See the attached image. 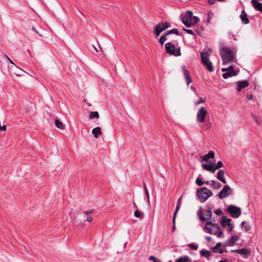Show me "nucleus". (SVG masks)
<instances>
[{
	"label": "nucleus",
	"mask_w": 262,
	"mask_h": 262,
	"mask_svg": "<svg viewBox=\"0 0 262 262\" xmlns=\"http://www.w3.org/2000/svg\"><path fill=\"white\" fill-rule=\"evenodd\" d=\"M234 71V68L232 66H230L229 67H228L227 68H224L222 69V71L223 72H225L226 71Z\"/></svg>",
	"instance_id": "obj_37"
},
{
	"label": "nucleus",
	"mask_w": 262,
	"mask_h": 262,
	"mask_svg": "<svg viewBox=\"0 0 262 262\" xmlns=\"http://www.w3.org/2000/svg\"><path fill=\"white\" fill-rule=\"evenodd\" d=\"M237 74V73L235 71H226L224 74H223V77L225 79H227L232 76H235Z\"/></svg>",
	"instance_id": "obj_23"
},
{
	"label": "nucleus",
	"mask_w": 262,
	"mask_h": 262,
	"mask_svg": "<svg viewBox=\"0 0 262 262\" xmlns=\"http://www.w3.org/2000/svg\"><path fill=\"white\" fill-rule=\"evenodd\" d=\"M232 251L233 252H236L237 253H239V254L243 255L244 256L249 255L251 252L250 250L247 248L236 249L235 250H232Z\"/></svg>",
	"instance_id": "obj_18"
},
{
	"label": "nucleus",
	"mask_w": 262,
	"mask_h": 262,
	"mask_svg": "<svg viewBox=\"0 0 262 262\" xmlns=\"http://www.w3.org/2000/svg\"><path fill=\"white\" fill-rule=\"evenodd\" d=\"M169 27L167 22H163L158 24L154 30L155 35L156 37L159 36L161 32L165 30Z\"/></svg>",
	"instance_id": "obj_11"
},
{
	"label": "nucleus",
	"mask_w": 262,
	"mask_h": 262,
	"mask_svg": "<svg viewBox=\"0 0 262 262\" xmlns=\"http://www.w3.org/2000/svg\"><path fill=\"white\" fill-rule=\"evenodd\" d=\"M189 247L190 248L193 250H196L198 249V246L194 244H189Z\"/></svg>",
	"instance_id": "obj_41"
},
{
	"label": "nucleus",
	"mask_w": 262,
	"mask_h": 262,
	"mask_svg": "<svg viewBox=\"0 0 262 262\" xmlns=\"http://www.w3.org/2000/svg\"><path fill=\"white\" fill-rule=\"evenodd\" d=\"M32 30L35 31L37 34H39L40 36H42V35L41 34H39L38 31L35 29L34 27H32Z\"/></svg>",
	"instance_id": "obj_49"
},
{
	"label": "nucleus",
	"mask_w": 262,
	"mask_h": 262,
	"mask_svg": "<svg viewBox=\"0 0 262 262\" xmlns=\"http://www.w3.org/2000/svg\"><path fill=\"white\" fill-rule=\"evenodd\" d=\"M168 262H171V260H170V261H168Z\"/></svg>",
	"instance_id": "obj_61"
},
{
	"label": "nucleus",
	"mask_w": 262,
	"mask_h": 262,
	"mask_svg": "<svg viewBox=\"0 0 262 262\" xmlns=\"http://www.w3.org/2000/svg\"><path fill=\"white\" fill-rule=\"evenodd\" d=\"M247 98H248V99L249 100H251V99H253V95H252V94L248 95H247Z\"/></svg>",
	"instance_id": "obj_50"
},
{
	"label": "nucleus",
	"mask_w": 262,
	"mask_h": 262,
	"mask_svg": "<svg viewBox=\"0 0 262 262\" xmlns=\"http://www.w3.org/2000/svg\"><path fill=\"white\" fill-rule=\"evenodd\" d=\"M220 54L223 64L231 63L234 59V52L229 48L223 47L220 50Z\"/></svg>",
	"instance_id": "obj_1"
},
{
	"label": "nucleus",
	"mask_w": 262,
	"mask_h": 262,
	"mask_svg": "<svg viewBox=\"0 0 262 262\" xmlns=\"http://www.w3.org/2000/svg\"><path fill=\"white\" fill-rule=\"evenodd\" d=\"M149 259L151 260H152L154 262H160V260H159L157 258H156L154 256H150Z\"/></svg>",
	"instance_id": "obj_40"
},
{
	"label": "nucleus",
	"mask_w": 262,
	"mask_h": 262,
	"mask_svg": "<svg viewBox=\"0 0 262 262\" xmlns=\"http://www.w3.org/2000/svg\"><path fill=\"white\" fill-rule=\"evenodd\" d=\"M242 228L244 229L245 231H248L250 229V226L245 221H243L241 224Z\"/></svg>",
	"instance_id": "obj_28"
},
{
	"label": "nucleus",
	"mask_w": 262,
	"mask_h": 262,
	"mask_svg": "<svg viewBox=\"0 0 262 262\" xmlns=\"http://www.w3.org/2000/svg\"><path fill=\"white\" fill-rule=\"evenodd\" d=\"M205 229L206 230V232L215 235L218 237L222 236L223 232L221 228L217 224H213L211 222H207L205 226Z\"/></svg>",
	"instance_id": "obj_3"
},
{
	"label": "nucleus",
	"mask_w": 262,
	"mask_h": 262,
	"mask_svg": "<svg viewBox=\"0 0 262 262\" xmlns=\"http://www.w3.org/2000/svg\"><path fill=\"white\" fill-rule=\"evenodd\" d=\"M239 239V236L238 235L232 234L231 237L226 242L225 244L229 246H233Z\"/></svg>",
	"instance_id": "obj_14"
},
{
	"label": "nucleus",
	"mask_w": 262,
	"mask_h": 262,
	"mask_svg": "<svg viewBox=\"0 0 262 262\" xmlns=\"http://www.w3.org/2000/svg\"><path fill=\"white\" fill-rule=\"evenodd\" d=\"M204 184H206L207 185H209L210 186V181H207L204 182Z\"/></svg>",
	"instance_id": "obj_54"
},
{
	"label": "nucleus",
	"mask_w": 262,
	"mask_h": 262,
	"mask_svg": "<svg viewBox=\"0 0 262 262\" xmlns=\"http://www.w3.org/2000/svg\"><path fill=\"white\" fill-rule=\"evenodd\" d=\"M236 83L237 85V90L238 92H240L243 89L249 86V82L247 80L237 81Z\"/></svg>",
	"instance_id": "obj_16"
},
{
	"label": "nucleus",
	"mask_w": 262,
	"mask_h": 262,
	"mask_svg": "<svg viewBox=\"0 0 262 262\" xmlns=\"http://www.w3.org/2000/svg\"><path fill=\"white\" fill-rule=\"evenodd\" d=\"M172 33L176 34L177 35H179V31L177 29H173L172 30H169L167 33L166 34L168 35L169 34H171Z\"/></svg>",
	"instance_id": "obj_34"
},
{
	"label": "nucleus",
	"mask_w": 262,
	"mask_h": 262,
	"mask_svg": "<svg viewBox=\"0 0 262 262\" xmlns=\"http://www.w3.org/2000/svg\"><path fill=\"white\" fill-rule=\"evenodd\" d=\"M200 31H199V30H198V31H197V32H198V34H200Z\"/></svg>",
	"instance_id": "obj_60"
},
{
	"label": "nucleus",
	"mask_w": 262,
	"mask_h": 262,
	"mask_svg": "<svg viewBox=\"0 0 262 262\" xmlns=\"http://www.w3.org/2000/svg\"><path fill=\"white\" fill-rule=\"evenodd\" d=\"M190 88L195 93H196L195 88L194 86H191Z\"/></svg>",
	"instance_id": "obj_52"
},
{
	"label": "nucleus",
	"mask_w": 262,
	"mask_h": 262,
	"mask_svg": "<svg viewBox=\"0 0 262 262\" xmlns=\"http://www.w3.org/2000/svg\"><path fill=\"white\" fill-rule=\"evenodd\" d=\"M5 57L8 59V60L12 64V66L11 67V68L13 69V68L14 67V65L15 64H14L13 61L7 55H5Z\"/></svg>",
	"instance_id": "obj_42"
},
{
	"label": "nucleus",
	"mask_w": 262,
	"mask_h": 262,
	"mask_svg": "<svg viewBox=\"0 0 262 262\" xmlns=\"http://www.w3.org/2000/svg\"><path fill=\"white\" fill-rule=\"evenodd\" d=\"M209 54L207 52L201 53V61L203 64L207 68V70L211 72L213 71L212 62L209 59Z\"/></svg>",
	"instance_id": "obj_7"
},
{
	"label": "nucleus",
	"mask_w": 262,
	"mask_h": 262,
	"mask_svg": "<svg viewBox=\"0 0 262 262\" xmlns=\"http://www.w3.org/2000/svg\"><path fill=\"white\" fill-rule=\"evenodd\" d=\"M205 101H206V99H204L203 98H200L199 100H198L197 101H196L195 102V105H198L200 104L204 103Z\"/></svg>",
	"instance_id": "obj_39"
},
{
	"label": "nucleus",
	"mask_w": 262,
	"mask_h": 262,
	"mask_svg": "<svg viewBox=\"0 0 262 262\" xmlns=\"http://www.w3.org/2000/svg\"><path fill=\"white\" fill-rule=\"evenodd\" d=\"M215 213L217 215H220L222 213V211L220 209H216L214 211Z\"/></svg>",
	"instance_id": "obj_47"
},
{
	"label": "nucleus",
	"mask_w": 262,
	"mask_h": 262,
	"mask_svg": "<svg viewBox=\"0 0 262 262\" xmlns=\"http://www.w3.org/2000/svg\"><path fill=\"white\" fill-rule=\"evenodd\" d=\"M183 72L186 81L187 85L188 86L189 84L192 82V80L191 78L189 76L188 74V72L186 68L184 66H183L182 67Z\"/></svg>",
	"instance_id": "obj_21"
},
{
	"label": "nucleus",
	"mask_w": 262,
	"mask_h": 262,
	"mask_svg": "<svg viewBox=\"0 0 262 262\" xmlns=\"http://www.w3.org/2000/svg\"><path fill=\"white\" fill-rule=\"evenodd\" d=\"M224 175H225V171L223 169H220L217 173L216 178L219 180L221 181L223 183L226 184L227 183V182L225 178Z\"/></svg>",
	"instance_id": "obj_17"
},
{
	"label": "nucleus",
	"mask_w": 262,
	"mask_h": 262,
	"mask_svg": "<svg viewBox=\"0 0 262 262\" xmlns=\"http://www.w3.org/2000/svg\"><path fill=\"white\" fill-rule=\"evenodd\" d=\"M253 119H254V121H255L257 123H258V121L257 118L255 116H253Z\"/></svg>",
	"instance_id": "obj_53"
},
{
	"label": "nucleus",
	"mask_w": 262,
	"mask_h": 262,
	"mask_svg": "<svg viewBox=\"0 0 262 262\" xmlns=\"http://www.w3.org/2000/svg\"><path fill=\"white\" fill-rule=\"evenodd\" d=\"M56 126L59 129H63V125L62 123L58 119H56L55 121Z\"/></svg>",
	"instance_id": "obj_31"
},
{
	"label": "nucleus",
	"mask_w": 262,
	"mask_h": 262,
	"mask_svg": "<svg viewBox=\"0 0 262 262\" xmlns=\"http://www.w3.org/2000/svg\"><path fill=\"white\" fill-rule=\"evenodd\" d=\"M176 262H191V260L187 256L180 257L176 260Z\"/></svg>",
	"instance_id": "obj_26"
},
{
	"label": "nucleus",
	"mask_w": 262,
	"mask_h": 262,
	"mask_svg": "<svg viewBox=\"0 0 262 262\" xmlns=\"http://www.w3.org/2000/svg\"><path fill=\"white\" fill-rule=\"evenodd\" d=\"M167 34L166 33L164 35H163L159 39V42L161 45H163L164 42L166 41V36H167Z\"/></svg>",
	"instance_id": "obj_33"
},
{
	"label": "nucleus",
	"mask_w": 262,
	"mask_h": 262,
	"mask_svg": "<svg viewBox=\"0 0 262 262\" xmlns=\"http://www.w3.org/2000/svg\"><path fill=\"white\" fill-rule=\"evenodd\" d=\"M215 157V153L213 151H210L207 154L201 156L202 161H205L208 162L210 159H214Z\"/></svg>",
	"instance_id": "obj_15"
},
{
	"label": "nucleus",
	"mask_w": 262,
	"mask_h": 262,
	"mask_svg": "<svg viewBox=\"0 0 262 262\" xmlns=\"http://www.w3.org/2000/svg\"><path fill=\"white\" fill-rule=\"evenodd\" d=\"M93 48L96 52H98V49L94 46H93Z\"/></svg>",
	"instance_id": "obj_59"
},
{
	"label": "nucleus",
	"mask_w": 262,
	"mask_h": 262,
	"mask_svg": "<svg viewBox=\"0 0 262 262\" xmlns=\"http://www.w3.org/2000/svg\"><path fill=\"white\" fill-rule=\"evenodd\" d=\"M93 217L92 216H89L86 219V221L91 223L93 221Z\"/></svg>",
	"instance_id": "obj_46"
},
{
	"label": "nucleus",
	"mask_w": 262,
	"mask_h": 262,
	"mask_svg": "<svg viewBox=\"0 0 262 262\" xmlns=\"http://www.w3.org/2000/svg\"><path fill=\"white\" fill-rule=\"evenodd\" d=\"M93 212H94V210L93 209H89V210H88L87 211H83V213L84 214H85V215H87V214H91Z\"/></svg>",
	"instance_id": "obj_43"
},
{
	"label": "nucleus",
	"mask_w": 262,
	"mask_h": 262,
	"mask_svg": "<svg viewBox=\"0 0 262 262\" xmlns=\"http://www.w3.org/2000/svg\"><path fill=\"white\" fill-rule=\"evenodd\" d=\"M240 18L243 21L244 24H248L249 23V20L248 18L247 14L245 11V10H243L240 15Z\"/></svg>",
	"instance_id": "obj_22"
},
{
	"label": "nucleus",
	"mask_w": 262,
	"mask_h": 262,
	"mask_svg": "<svg viewBox=\"0 0 262 262\" xmlns=\"http://www.w3.org/2000/svg\"><path fill=\"white\" fill-rule=\"evenodd\" d=\"M200 254L202 256H204L206 257L208 259H209L211 255V253L208 250H203L200 252Z\"/></svg>",
	"instance_id": "obj_27"
},
{
	"label": "nucleus",
	"mask_w": 262,
	"mask_h": 262,
	"mask_svg": "<svg viewBox=\"0 0 262 262\" xmlns=\"http://www.w3.org/2000/svg\"><path fill=\"white\" fill-rule=\"evenodd\" d=\"M227 211L234 218L238 217L241 214V209L239 207L234 205H229L227 207Z\"/></svg>",
	"instance_id": "obj_10"
},
{
	"label": "nucleus",
	"mask_w": 262,
	"mask_h": 262,
	"mask_svg": "<svg viewBox=\"0 0 262 262\" xmlns=\"http://www.w3.org/2000/svg\"><path fill=\"white\" fill-rule=\"evenodd\" d=\"M221 224L223 227L226 229L228 233L232 232L234 227V224L232 223L231 219L226 216L222 217L221 221Z\"/></svg>",
	"instance_id": "obj_9"
},
{
	"label": "nucleus",
	"mask_w": 262,
	"mask_h": 262,
	"mask_svg": "<svg viewBox=\"0 0 262 262\" xmlns=\"http://www.w3.org/2000/svg\"><path fill=\"white\" fill-rule=\"evenodd\" d=\"M212 195V192L207 187H202L197 190L198 198L202 203L206 202Z\"/></svg>",
	"instance_id": "obj_4"
},
{
	"label": "nucleus",
	"mask_w": 262,
	"mask_h": 262,
	"mask_svg": "<svg viewBox=\"0 0 262 262\" xmlns=\"http://www.w3.org/2000/svg\"><path fill=\"white\" fill-rule=\"evenodd\" d=\"M208 3H209L210 5H212V4H213V0H209Z\"/></svg>",
	"instance_id": "obj_56"
},
{
	"label": "nucleus",
	"mask_w": 262,
	"mask_h": 262,
	"mask_svg": "<svg viewBox=\"0 0 262 262\" xmlns=\"http://www.w3.org/2000/svg\"><path fill=\"white\" fill-rule=\"evenodd\" d=\"M183 30L184 31H185L186 33H187L189 34L193 35V32L192 31V30H190V29H186L185 28H184Z\"/></svg>",
	"instance_id": "obj_45"
},
{
	"label": "nucleus",
	"mask_w": 262,
	"mask_h": 262,
	"mask_svg": "<svg viewBox=\"0 0 262 262\" xmlns=\"http://www.w3.org/2000/svg\"><path fill=\"white\" fill-rule=\"evenodd\" d=\"M181 198H180L178 200V203H179V204H181Z\"/></svg>",
	"instance_id": "obj_58"
},
{
	"label": "nucleus",
	"mask_w": 262,
	"mask_h": 262,
	"mask_svg": "<svg viewBox=\"0 0 262 262\" xmlns=\"http://www.w3.org/2000/svg\"><path fill=\"white\" fill-rule=\"evenodd\" d=\"M180 207H181V204L177 203V207H176V210H175V212L174 213V215H173V222H174V221L176 220V214H177L179 208H180Z\"/></svg>",
	"instance_id": "obj_38"
},
{
	"label": "nucleus",
	"mask_w": 262,
	"mask_h": 262,
	"mask_svg": "<svg viewBox=\"0 0 262 262\" xmlns=\"http://www.w3.org/2000/svg\"><path fill=\"white\" fill-rule=\"evenodd\" d=\"M92 132L96 138H97L100 135L102 134L101 129L100 127H96L94 128Z\"/></svg>",
	"instance_id": "obj_24"
},
{
	"label": "nucleus",
	"mask_w": 262,
	"mask_h": 262,
	"mask_svg": "<svg viewBox=\"0 0 262 262\" xmlns=\"http://www.w3.org/2000/svg\"><path fill=\"white\" fill-rule=\"evenodd\" d=\"M232 193V189L229 185H225L223 187L222 190L218 194V196L220 199L228 197Z\"/></svg>",
	"instance_id": "obj_13"
},
{
	"label": "nucleus",
	"mask_w": 262,
	"mask_h": 262,
	"mask_svg": "<svg viewBox=\"0 0 262 262\" xmlns=\"http://www.w3.org/2000/svg\"><path fill=\"white\" fill-rule=\"evenodd\" d=\"M208 116V112L204 106H202L198 110L196 115V121L199 123L205 122L206 117Z\"/></svg>",
	"instance_id": "obj_6"
},
{
	"label": "nucleus",
	"mask_w": 262,
	"mask_h": 262,
	"mask_svg": "<svg viewBox=\"0 0 262 262\" xmlns=\"http://www.w3.org/2000/svg\"><path fill=\"white\" fill-rule=\"evenodd\" d=\"M198 215L201 221H206L208 220H210L212 215V212L210 208L208 207V209L204 212H202V210H200L198 212Z\"/></svg>",
	"instance_id": "obj_12"
},
{
	"label": "nucleus",
	"mask_w": 262,
	"mask_h": 262,
	"mask_svg": "<svg viewBox=\"0 0 262 262\" xmlns=\"http://www.w3.org/2000/svg\"><path fill=\"white\" fill-rule=\"evenodd\" d=\"M89 118L91 119L94 118L98 119L99 118V115L98 112H92L89 115Z\"/></svg>",
	"instance_id": "obj_29"
},
{
	"label": "nucleus",
	"mask_w": 262,
	"mask_h": 262,
	"mask_svg": "<svg viewBox=\"0 0 262 262\" xmlns=\"http://www.w3.org/2000/svg\"><path fill=\"white\" fill-rule=\"evenodd\" d=\"M134 216L136 217L142 219L144 216V214L137 210L134 212Z\"/></svg>",
	"instance_id": "obj_32"
},
{
	"label": "nucleus",
	"mask_w": 262,
	"mask_h": 262,
	"mask_svg": "<svg viewBox=\"0 0 262 262\" xmlns=\"http://www.w3.org/2000/svg\"><path fill=\"white\" fill-rule=\"evenodd\" d=\"M195 183L198 186H202L204 184V182L202 181V178H200V177H198L195 180Z\"/></svg>",
	"instance_id": "obj_35"
},
{
	"label": "nucleus",
	"mask_w": 262,
	"mask_h": 262,
	"mask_svg": "<svg viewBox=\"0 0 262 262\" xmlns=\"http://www.w3.org/2000/svg\"><path fill=\"white\" fill-rule=\"evenodd\" d=\"M228 260L226 259V260H220L219 262H228Z\"/></svg>",
	"instance_id": "obj_57"
},
{
	"label": "nucleus",
	"mask_w": 262,
	"mask_h": 262,
	"mask_svg": "<svg viewBox=\"0 0 262 262\" xmlns=\"http://www.w3.org/2000/svg\"><path fill=\"white\" fill-rule=\"evenodd\" d=\"M144 191H145V193L146 194L147 201L148 202V203L150 204L149 194L148 191H147V189L146 188V186L145 185H144Z\"/></svg>",
	"instance_id": "obj_36"
},
{
	"label": "nucleus",
	"mask_w": 262,
	"mask_h": 262,
	"mask_svg": "<svg viewBox=\"0 0 262 262\" xmlns=\"http://www.w3.org/2000/svg\"><path fill=\"white\" fill-rule=\"evenodd\" d=\"M251 2L254 9L262 13V3L258 2L257 0H251Z\"/></svg>",
	"instance_id": "obj_20"
},
{
	"label": "nucleus",
	"mask_w": 262,
	"mask_h": 262,
	"mask_svg": "<svg viewBox=\"0 0 262 262\" xmlns=\"http://www.w3.org/2000/svg\"><path fill=\"white\" fill-rule=\"evenodd\" d=\"M211 127V123L210 122H209L207 123L206 125V129H209Z\"/></svg>",
	"instance_id": "obj_48"
},
{
	"label": "nucleus",
	"mask_w": 262,
	"mask_h": 262,
	"mask_svg": "<svg viewBox=\"0 0 262 262\" xmlns=\"http://www.w3.org/2000/svg\"><path fill=\"white\" fill-rule=\"evenodd\" d=\"M210 186L215 189H220L222 185L218 182L215 181V180H212L210 181Z\"/></svg>",
	"instance_id": "obj_25"
},
{
	"label": "nucleus",
	"mask_w": 262,
	"mask_h": 262,
	"mask_svg": "<svg viewBox=\"0 0 262 262\" xmlns=\"http://www.w3.org/2000/svg\"><path fill=\"white\" fill-rule=\"evenodd\" d=\"M206 239L209 242H210L211 241V237L210 236H206Z\"/></svg>",
	"instance_id": "obj_51"
},
{
	"label": "nucleus",
	"mask_w": 262,
	"mask_h": 262,
	"mask_svg": "<svg viewBox=\"0 0 262 262\" xmlns=\"http://www.w3.org/2000/svg\"><path fill=\"white\" fill-rule=\"evenodd\" d=\"M199 20V18L197 16H193V13L191 11H187L182 18V22L187 27L194 26Z\"/></svg>",
	"instance_id": "obj_2"
},
{
	"label": "nucleus",
	"mask_w": 262,
	"mask_h": 262,
	"mask_svg": "<svg viewBox=\"0 0 262 262\" xmlns=\"http://www.w3.org/2000/svg\"><path fill=\"white\" fill-rule=\"evenodd\" d=\"M165 49L170 55L175 56H179L181 55V48L179 47L176 49L174 46L170 42H167L165 44Z\"/></svg>",
	"instance_id": "obj_8"
},
{
	"label": "nucleus",
	"mask_w": 262,
	"mask_h": 262,
	"mask_svg": "<svg viewBox=\"0 0 262 262\" xmlns=\"http://www.w3.org/2000/svg\"><path fill=\"white\" fill-rule=\"evenodd\" d=\"M11 69L13 71L14 74L17 76H23L24 75L22 73H26L25 71L16 65H14V67Z\"/></svg>",
	"instance_id": "obj_19"
},
{
	"label": "nucleus",
	"mask_w": 262,
	"mask_h": 262,
	"mask_svg": "<svg viewBox=\"0 0 262 262\" xmlns=\"http://www.w3.org/2000/svg\"><path fill=\"white\" fill-rule=\"evenodd\" d=\"M221 244L220 243H218L216 244L215 247L214 248V250L220 254H222L225 252L224 250L219 249V247L221 246Z\"/></svg>",
	"instance_id": "obj_30"
},
{
	"label": "nucleus",
	"mask_w": 262,
	"mask_h": 262,
	"mask_svg": "<svg viewBox=\"0 0 262 262\" xmlns=\"http://www.w3.org/2000/svg\"><path fill=\"white\" fill-rule=\"evenodd\" d=\"M202 167L204 169L208 171L211 173H214L216 170L223 167L224 164L222 161H219L215 164H213L212 162H210L208 164L203 163L202 164Z\"/></svg>",
	"instance_id": "obj_5"
},
{
	"label": "nucleus",
	"mask_w": 262,
	"mask_h": 262,
	"mask_svg": "<svg viewBox=\"0 0 262 262\" xmlns=\"http://www.w3.org/2000/svg\"><path fill=\"white\" fill-rule=\"evenodd\" d=\"M212 14V12L209 11L208 12V18H207V24H209L211 19V15Z\"/></svg>",
	"instance_id": "obj_44"
},
{
	"label": "nucleus",
	"mask_w": 262,
	"mask_h": 262,
	"mask_svg": "<svg viewBox=\"0 0 262 262\" xmlns=\"http://www.w3.org/2000/svg\"><path fill=\"white\" fill-rule=\"evenodd\" d=\"M173 227H172V231H174L176 229L175 222H173Z\"/></svg>",
	"instance_id": "obj_55"
}]
</instances>
